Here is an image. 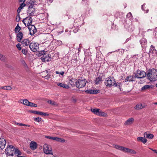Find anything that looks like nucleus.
Instances as JSON below:
<instances>
[{"mask_svg":"<svg viewBox=\"0 0 157 157\" xmlns=\"http://www.w3.org/2000/svg\"><path fill=\"white\" fill-rule=\"evenodd\" d=\"M28 106L32 107L34 106L36 107L37 106V105L29 101L28 105Z\"/></svg>","mask_w":157,"mask_h":157,"instance_id":"nucleus-37","label":"nucleus"},{"mask_svg":"<svg viewBox=\"0 0 157 157\" xmlns=\"http://www.w3.org/2000/svg\"><path fill=\"white\" fill-rule=\"evenodd\" d=\"M56 43L59 46L63 44L62 41L60 40H57V41L56 42Z\"/></svg>","mask_w":157,"mask_h":157,"instance_id":"nucleus-46","label":"nucleus"},{"mask_svg":"<svg viewBox=\"0 0 157 157\" xmlns=\"http://www.w3.org/2000/svg\"><path fill=\"white\" fill-rule=\"evenodd\" d=\"M57 85L64 88L67 89L69 88V86L68 85L63 83H58L57 84Z\"/></svg>","mask_w":157,"mask_h":157,"instance_id":"nucleus-24","label":"nucleus"},{"mask_svg":"<svg viewBox=\"0 0 157 157\" xmlns=\"http://www.w3.org/2000/svg\"><path fill=\"white\" fill-rule=\"evenodd\" d=\"M121 151H123L124 152L130 153L133 154H135L136 153V152L134 150L124 147H123Z\"/></svg>","mask_w":157,"mask_h":157,"instance_id":"nucleus-14","label":"nucleus"},{"mask_svg":"<svg viewBox=\"0 0 157 157\" xmlns=\"http://www.w3.org/2000/svg\"><path fill=\"white\" fill-rule=\"evenodd\" d=\"M91 111L94 114L97 115H98L99 114L100 109H91Z\"/></svg>","mask_w":157,"mask_h":157,"instance_id":"nucleus-27","label":"nucleus"},{"mask_svg":"<svg viewBox=\"0 0 157 157\" xmlns=\"http://www.w3.org/2000/svg\"><path fill=\"white\" fill-rule=\"evenodd\" d=\"M146 76V73L144 71H140L138 69L135 73L134 76L135 78H142Z\"/></svg>","mask_w":157,"mask_h":157,"instance_id":"nucleus-5","label":"nucleus"},{"mask_svg":"<svg viewBox=\"0 0 157 157\" xmlns=\"http://www.w3.org/2000/svg\"><path fill=\"white\" fill-rule=\"evenodd\" d=\"M157 52V51L155 49V47L153 45H151L150 46L149 54V55L151 54H155Z\"/></svg>","mask_w":157,"mask_h":157,"instance_id":"nucleus-17","label":"nucleus"},{"mask_svg":"<svg viewBox=\"0 0 157 157\" xmlns=\"http://www.w3.org/2000/svg\"><path fill=\"white\" fill-rule=\"evenodd\" d=\"M56 74H60L61 75H63L64 74V72L62 71L61 72H59L58 71H56Z\"/></svg>","mask_w":157,"mask_h":157,"instance_id":"nucleus-50","label":"nucleus"},{"mask_svg":"<svg viewBox=\"0 0 157 157\" xmlns=\"http://www.w3.org/2000/svg\"><path fill=\"white\" fill-rule=\"evenodd\" d=\"M21 103H23L24 105H28L29 102V101L27 99L21 100Z\"/></svg>","mask_w":157,"mask_h":157,"instance_id":"nucleus-33","label":"nucleus"},{"mask_svg":"<svg viewBox=\"0 0 157 157\" xmlns=\"http://www.w3.org/2000/svg\"><path fill=\"white\" fill-rule=\"evenodd\" d=\"M115 52V51H114V52H109V53H108V54H108V56H109V54H110L111 53H112V52Z\"/></svg>","mask_w":157,"mask_h":157,"instance_id":"nucleus-61","label":"nucleus"},{"mask_svg":"<svg viewBox=\"0 0 157 157\" xmlns=\"http://www.w3.org/2000/svg\"><path fill=\"white\" fill-rule=\"evenodd\" d=\"M135 76H128L125 79V82L127 81H135Z\"/></svg>","mask_w":157,"mask_h":157,"instance_id":"nucleus-22","label":"nucleus"},{"mask_svg":"<svg viewBox=\"0 0 157 157\" xmlns=\"http://www.w3.org/2000/svg\"><path fill=\"white\" fill-rule=\"evenodd\" d=\"M21 29V28L19 26L18 24L14 29V31L16 33L19 32Z\"/></svg>","mask_w":157,"mask_h":157,"instance_id":"nucleus-32","label":"nucleus"},{"mask_svg":"<svg viewBox=\"0 0 157 157\" xmlns=\"http://www.w3.org/2000/svg\"><path fill=\"white\" fill-rule=\"evenodd\" d=\"M6 144L5 140L3 138H0V150H2L5 147Z\"/></svg>","mask_w":157,"mask_h":157,"instance_id":"nucleus-12","label":"nucleus"},{"mask_svg":"<svg viewBox=\"0 0 157 157\" xmlns=\"http://www.w3.org/2000/svg\"><path fill=\"white\" fill-rule=\"evenodd\" d=\"M145 106L141 104H139L136 105L135 107V109H142Z\"/></svg>","mask_w":157,"mask_h":157,"instance_id":"nucleus-26","label":"nucleus"},{"mask_svg":"<svg viewBox=\"0 0 157 157\" xmlns=\"http://www.w3.org/2000/svg\"><path fill=\"white\" fill-rule=\"evenodd\" d=\"M120 51H121V52L122 53H124V50L122 49H120Z\"/></svg>","mask_w":157,"mask_h":157,"instance_id":"nucleus-56","label":"nucleus"},{"mask_svg":"<svg viewBox=\"0 0 157 157\" xmlns=\"http://www.w3.org/2000/svg\"><path fill=\"white\" fill-rule=\"evenodd\" d=\"M32 22V17H27L22 20L23 23L27 26L31 25Z\"/></svg>","mask_w":157,"mask_h":157,"instance_id":"nucleus-8","label":"nucleus"},{"mask_svg":"<svg viewBox=\"0 0 157 157\" xmlns=\"http://www.w3.org/2000/svg\"><path fill=\"white\" fill-rule=\"evenodd\" d=\"M118 86H119V88H120V85H121V83H117ZM120 90H121V89H120Z\"/></svg>","mask_w":157,"mask_h":157,"instance_id":"nucleus-57","label":"nucleus"},{"mask_svg":"<svg viewBox=\"0 0 157 157\" xmlns=\"http://www.w3.org/2000/svg\"><path fill=\"white\" fill-rule=\"evenodd\" d=\"M5 153L8 156H13L14 155L17 156L21 155V152L18 149L15 148L12 145L8 146L5 149Z\"/></svg>","mask_w":157,"mask_h":157,"instance_id":"nucleus-1","label":"nucleus"},{"mask_svg":"<svg viewBox=\"0 0 157 157\" xmlns=\"http://www.w3.org/2000/svg\"><path fill=\"white\" fill-rule=\"evenodd\" d=\"M48 102L52 105H56V103L53 101H52L51 100H48L47 101Z\"/></svg>","mask_w":157,"mask_h":157,"instance_id":"nucleus-40","label":"nucleus"},{"mask_svg":"<svg viewBox=\"0 0 157 157\" xmlns=\"http://www.w3.org/2000/svg\"><path fill=\"white\" fill-rule=\"evenodd\" d=\"M53 137V136H46L45 137L46 138H47V139L52 140Z\"/></svg>","mask_w":157,"mask_h":157,"instance_id":"nucleus-54","label":"nucleus"},{"mask_svg":"<svg viewBox=\"0 0 157 157\" xmlns=\"http://www.w3.org/2000/svg\"><path fill=\"white\" fill-rule=\"evenodd\" d=\"M123 147L120 146L118 145H116L115 146V148H116V149H119V150H120L121 151L122 150Z\"/></svg>","mask_w":157,"mask_h":157,"instance_id":"nucleus-43","label":"nucleus"},{"mask_svg":"<svg viewBox=\"0 0 157 157\" xmlns=\"http://www.w3.org/2000/svg\"><path fill=\"white\" fill-rule=\"evenodd\" d=\"M31 112L35 114L40 115V112L36 111L33 110L31 111Z\"/></svg>","mask_w":157,"mask_h":157,"instance_id":"nucleus-48","label":"nucleus"},{"mask_svg":"<svg viewBox=\"0 0 157 157\" xmlns=\"http://www.w3.org/2000/svg\"><path fill=\"white\" fill-rule=\"evenodd\" d=\"M29 47L30 50L33 52H36L39 51V44L35 42H32L29 44Z\"/></svg>","mask_w":157,"mask_h":157,"instance_id":"nucleus-6","label":"nucleus"},{"mask_svg":"<svg viewBox=\"0 0 157 157\" xmlns=\"http://www.w3.org/2000/svg\"><path fill=\"white\" fill-rule=\"evenodd\" d=\"M18 157H25V156H19V155L17 156Z\"/></svg>","mask_w":157,"mask_h":157,"instance_id":"nucleus-62","label":"nucleus"},{"mask_svg":"<svg viewBox=\"0 0 157 157\" xmlns=\"http://www.w3.org/2000/svg\"><path fill=\"white\" fill-rule=\"evenodd\" d=\"M17 125L20 126H25L30 127V125L28 124H25L21 123H17Z\"/></svg>","mask_w":157,"mask_h":157,"instance_id":"nucleus-42","label":"nucleus"},{"mask_svg":"<svg viewBox=\"0 0 157 157\" xmlns=\"http://www.w3.org/2000/svg\"><path fill=\"white\" fill-rule=\"evenodd\" d=\"M140 43L142 48H145L147 46V41L145 38H142L140 40Z\"/></svg>","mask_w":157,"mask_h":157,"instance_id":"nucleus-15","label":"nucleus"},{"mask_svg":"<svg viewBox=\"0 0 157 157\" xmlns=\"http://www.w3.org/2000/svg\"><path fill=\"white\" fill-rule=\"evenodd\" d=\"M105 113L103 112H99V114L98 115L99 116H104L105 115Z\"/></svg>","mask_w":157,"mask_h":157,"instance_id":"nucleus-49","label":"nucleus"},{"mask_svg":"<svg viewBox=\"0 0 157 157\" xmlns=\"http://www.w3.org/2000/svg\"><path fill=\"white\" fill-rule=\"evenodd\" d=\"M145 4H144L142 6V9L143 10H144L145 13H147L148 11V9H147L146 10L144 9V8H145Z\"/></svg>","mask_w":157,"mask_h":157,"instance_id":"nucleus-38","label":"nucleus"},{"mask_svg":"<svg viewBox=\"0 0 157 157\" xmlns=\"http://www.w3.org/2000/svg\"><path fill=\"white\" fill-rule=\"evenodd\" d=\"M147 78L150 81L157 80V71L154 68L148 70L146 73Z\"/></svg>","mask_w":157,"mask_h":157,"instance_id":"nucleus-2","label":"nucleus"},{"mask_svg":"<svg viewBox=\"0 0 157 157\" xmlns=\"http://www.w3.org/2000/svg\"><path fill=\"white\" fill-rule=\"evenodd\" d=\"M85 92L88 94H96L100 92L99 90H86L85 91Z\"/></svg>","mask_w":157,"mask_h":157,"instance_id":"nucleus-18","label":"nucleus"},{"mask_svg":"<svg viewBox=\"0 0 157 157\" xmlns=\"http://www.w3.org/2000/svg\"><path fill=\"white\" fill-rule=\"evenodd\" d=\"M152 151H153V150H154L152 149V148H149Z\"/></svg>","mask_w":157,"mask_h":157,"instance_id":"nucleus-64","label":"nucleus"},{"mask_svg":"<svg viewBox=\"0 0 157 157\" xmlns=\"http://www.w3.org/2000/svg\"><path fill=\"white\" fill-rule=\"evenodd\" d=\"M30 43V41L28 39H25L21 42V44L24 46H29Z\"/></svg>","mask_w":157,"mask_h":157,"instance_id":"nucleus-20","label":"nucleus"},{"mask_svg":"<svg viewBox=\"0 0 157 157\" xmlns=\"http://www.w3.org/2000/svg\"><path fill=\"white\" fill-rule=\"evenodd\" d=\"M28 28L30 34L31 35H33L36 32V29L34 25H29L28 26Z\"/></svg>","mask_w":157,"mask_h":157,"instance_id":"nucleus-10","label":"nucleus"},{"mask_svg":"<svg viewBox=\"0 0 157 157\" xmlns=\"http://www.w3.org/2000/svg\"><path fill=\"white\" fill-rule=\"evenodd\" d=\"M20 2H22L24 3V2H25V0H19Z\"/></svg>","mask_w":157,"mask_h":157,"instance_id":"nucleus-58","label":"nucleus"},{"mask_svg":"<svg viewBox=\"0 0 157 157\" xmlns=\"http://www.w3.org/2000/svg\"><path fill=\"white\" fill-rule=\"evenodd\" d=\"M86 81L84 79L81 78L78 79L76 82V86L78 88L84 87L86 85Z\"/></svg>","mask_w":157,"mask_h":157,"instance_id":"nucleus-4","label":"nucleus"},{"mask_svg":"<svg viewBox=\"0 0 157 157\" xmlns=\"http://www.w3.org/2000/svg\"><path fill=\"white\" fill-rule=\"evenodd\" d=\"M57 139V137H53L52 140L56 141Z\"/></svg>","mask_w":157,"mask_h":157,"instance_id":"nucleus-55","label":"nucleus"},{"mask_svg":"<svg viewBox=\"0 0 157 157\" xmlns=\"http://www.w3.org/2000/svg\"><path fill=\"white\" fill-rule=\"evenodd\" d=\"M40 115H43V116H49L48 114L47 113H44V112H40Z\"/></svg>","mask_w":157,"mask_h":157,"instance_id":"nucleus-47","label":"nucleus"},{"mask_svg":"<svg viewBox=\"0 0 157 157\" xmlns=\"http://www.w3.org/2000/svg\"><path fill=\"white\" fill-rule=\"evenodd\" d=\"M134 119L133 118H131L128 119L125 122L124 124L126 125H129L131 124L133 121Z\"/></svg>","mask_w":157,"mask_h":157,"instance_id":"nucleus-25","label":"nucleus"},{"mask_svg":"<svg viewBox=\"0 0 157 157\" xmlns=\"http://www.w3.org/2000/svg\"><path fill=\"white\" fill-rule=\"evenodd\" d=\"M19 13H18L17 14L16 17V21L17 22H19L20 21V19H21V18H20V16Z\"/></svg>","mask_w":157,"mask_h":157,"instance_id":"nucleus-36","label":"nucleus"},{"mask_svg":"<svg viewBox=\"0 0 157 157\" xmlns=\"http://www.w3.org/2000/svg\"><path fill=\"white\" fill-rule=\"evenodd\" d=\"M16 47L20 51L21 50V46L19 43H18L17 44Z\"/></svg>","mask_w":157,"mask_h":157,"instance_id":"nucleus-45","label":"nucleus"},{"mask_svg":"<svg viewBox=\"0 0 157 157\" xmlns=\"http://www.w3.org/2000/svg\"><path fill=\"white\" fill-rule=\"evenodd\" d=\"M154 104L155 105H157V102H155Z\"/></svg>","mask_w":157,"mask_h":157,"instance_id":"nucleus-63","label":"nucleus"},{"mask_svg":"<svg viewBox=\"0 0 157 157\" xmlns=\"http://www.w3.org/2000/svg\"><path fill=\"white\" fill-rule=\"evenodd\" d=\"M152 85H146L143 86L141 88V90H143L150 88H152Z\"/></svg>","mask_w":157,"mask_h":157,"instance_id":"nucleus-29","label":"nucleus"},{"mask_svg":"<svg viewBox=\"0 0 157 157\" xmlns=\"http://www.w3.org/2000/svg\"><path fill=\"white\" fill-rule=\"evenodd\" d=\"M23 36V34L21 31L19 32L17 34V41L20 42L22 40Z\"/></svg>","mask_w":157,"mask_h":157,"instance_id":"nucleus-16","label":"nucleus"},{"mask_svg":"<svg viewBox=\"0 0 157 157\" xmlns=\"http://www.w3.org/2000/svg\"><path fill=\"white\" fill-rule=\"evenodd\" d=\"M76 81L75 79L72 78L69 81V83L72 86H73L75 85V83L76 84Z\"/></svg>","mask_w":157,"mask_h":157,"instance_id":"nucleus-30","label":"nucleus"},{"mask_svg":"<svg viewBox=\"0 0 157 157\" xmlns=\"http://www.w3.org/2000/svg\"><path fill=\"white\" fill-rule=\"evenodd\" d=\"M103 81L102 76H99L98 77L96 78L94 80V83L96 85L100 84Z\"/></svg>","mask_w":157,"mask_h":157,"instance_id":"nucleus-19","label":"nucleus"},{"mask_svg":"<svg viewBox=\"0 0 157 157\" xmlns=\"http://www.w3.org/2000/svg\"><path fill=\"white\" fill-rule=\"evenodd\" d=\"M25 4L22 3L20 6L19 7V8H18L17 10V13H20L21 12V11L22 8L25 6Z\"/></svg>","mask_w":157,"mask_h":157,"instance_id":"nucleus-28","label":"nucleus"},{"mask_svg":"<svg viewBox=\"0 0 157 157\" xmlns=\"http://www.w3.org/2000/svg\"><path fill=\"white\" fill-rule=\"evenodd\" d=\"M50 78V75L48 74L46 76H45L44 77V78L47 79H48Z\"/></svg>","mask_w":157,"mask_h":157,"instance_id":"nucleus-52","label":"nucleus"},{"mask_svg":"<svg viewBox=\"0 0 157 157\" xmlns=\"http://www.w3.org/2000/svg\"><path fill=\"white\" fill-rule=\"evenodd\" d=\"M1 89L9 90H11L12 87L10 86H3L1 88Z\"/></svg>","mask_w":157,"mask_h":157,"instance_id":"nucleus-34","label":"nucleus"},{"mask_svg":"<svg viewBox=\"0 0 157 157\" xmlns=\"http://www.w3.org/2000/svg\"><path fill=\"white\" fill-rule=\"evenodd\" d=\"M43 151L46 154H52V151L51 147L48 144H44V145Z\"/></svg>","mask_w":157,"mask_h":157,"instance_id":"nucleus-7","label":"nucleus"},{"mask_svg":"<svg viewBox=\"0 0 157 157\" xmlns=\"http://www.w3.org/2000/svg\"><path fill=\"white\" fill-rule=\"evenodd\" d=\"M33 6L34 4L31 3L29 6L28 13L30 16H33L34 14L35 10V8L33 7Z\"/></svg>","mask_w":157,"mask_h":157,"instance_id":"nucleus-9","label":"nucleus"},{"mask_svg":"<svg viewBox=\"0 0 157 157\" xmlns=\"http://www.w3.org/2000/svg\"><path fill=\"white\" fill-rule=\"evenodd\" d=\"M137 140L138 141H141L144 144H145L147 142V139L144 137H139L137 138Z\"/></svg>","mask_w":157,"mask_h":157,"instance_id":"nucleus-23","label":"nucleus"},{"mask_svg":"<svg viewBox=\"0 0 157 157\" xmlns=\"http://www.w3.org/2000/svg\"><path fill=\"white\" fill-rule=\"evenodd\" d=\"M6 58L5 56L0 53V60L2 61L5 62L6 60Z\"/></svg>","mask_w":157,"mask_h":157,"instance_id":"nucleus-31","label":"nucleus"},{"mask_svg":"<svg viewBox=\"0 0 157 157\" xmlns=\"http://www.w3.org/2000/svg\"><path fill=\"white\" fill-rule=\"evenodd\" d=\"M21 63L22 65L25 67L28 68V66L25 60H22L21 61Z\"/></svg>","mask_w":157,"mask_h":157,"instance_id":"nucleus-39","label":"nucleus"},{"mask_svg":"<svg viewBox=\"0 0 157 157\" xmlns=\"http://www.w3.org/2000/svg\"><path fill=\"white\" fill-rule=\"evenodd\" d=\"M106 86L109 87H110L112 86H118L117 83H116L115 80L113 78H106L105 82Z\"/></svg>","mask_w":157,"mask_h":157,"instance_id":"nucleus-3","label":"nucleus"},{"mask_svg":"<svg viewBox=\"0 0 157 157\" xmlns=\"http://www.w3.org/2000/svg\"><path fill=\"white\" fill-rule=\"evenodd\" d=\"M56 141L62 143H64L65 142V140L61 138L57 137Z\"/></svg>","mask_w":157,"mask_h":157,"instance_id":"nucleus-35","label":"nucleus"},{"mask_svg":"<svg viewBox=\"0 0 157 157\" xmlns=\"http://www.w3.org/2000/svg\"><path fill=\"white\" fill-rule=\"evenodd\" d=\"M34 120L36 121L37 122H39L41 121V118H40L39 117H37L36 118H34Z\"/></svg>","mask_w":157,"mask_h":157,"instance_id":"nucleus-44","label":"nucleus"},{"mask_svg":"<svg viewBox=\"0 0 157 157\" xmlns=\"http://www.w3.org/2000/svg\"><path fill=\"white\" fill-rule=\"evenodd\" d=\"M51 55L49 54H44L40 58L44 62H48L50 60Z\"/></svg>","mask_w":157,"mask_h":157,"instance_id":"nucleus-11","label":"nucleus"},{"mask_svg":"<svg viewBox=\"0 0 157 157\" xmlns=\"http://www.w3.org/2000/svg\"><path fill=\"white\" fill-rule=\"evenodd\" d=\"M29 146L31 150H34L37 148L38 145L36 142L32 141L30 142Z\"/></svg>","mask_w":157,"mask_h":157,"instance_id":"nucleus-13","label":"nucleus"},{"mask_svg":"<svg viewBox=\"0 0 157 157\" xmlns=\"http://www.w3.org/2000/svg\"><path fill=\"white\" fill-rule=\"evenodd\" d=\"M130 40V39L129 38H127L126 40V42H127L129 40Z\"/></svg>","mask_w":157,"mask_h":157,"instance_id":"nucleus-59","label":"nucleus"},{"mask_svg":"<svg viewBox=\"0 0 157 157\" xmlns=\"http://www.w3.org/2000/svg\"><path fill=\"white\" fill-rule=\"evenodd\" d=\"M153 151L157 154V150H153Z\"/></svg>","mask_w":157,"mask_h":157,"instance_id":"nucleus-60","label":"nucleus"},{"mask_svg":"<svg viewBox=\"0 0 157 157\" xmlns=\"http://www.w3.org/2000/svg\"><path fill=\"white\" fill-rule=\"evenodd\" d=\"M127 17L129 18L130 19H132L133 18L132 14L130 12L127 15Z\"/></svg>","mask_w":157,"mask_h":157,"instance_id":"nucleus-41","label":"nucleus"},{"mask_svg":"<svg viewBox=\"0 0 157 157\" xmlns=\"http://www.w3.org/2000/svg\"><path fill=\"white\" fill-rule=\"evenodd\" d=\"M21 52L22 53L25 55H26L27 52V50L25 49H22Z\"/></svg>","mask_w":157,"mask_h":157,"instance_id":"nucleus-51","label":"nucleus"},{"mask_svg":"<svg viewBox=\"0 0 157 157\" xmlns=\"http://www.w3.org/2000/svg\"><path fill=\"white\" fill-rule=\"evenodd\" d=\"M144 137H146L149 139H152L154 137V135L153 134L149 133L147 132H146L144 133Z\"/></svg>","mask_w":157,"mask_h":157,"instance_id":"nucleus-21","label":"nucleus"},{"mask_svg":"<svg viewBox=\"0 0 157 157\" xmlns=\"http://www.w3.org/2000/svg\"><path fill=\"white\" fill-rule=\"evenodd\" d=\"M78 30V28H76V29H74L73 32L74 33H76Z\"/></svg>","mask_w":157,"mask_h":157,"instance_id":"nucleus-53","label":"nucleus"}]
</instances>
